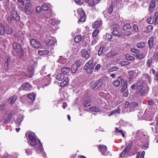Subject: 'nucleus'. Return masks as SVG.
<instances>
[{"label": "nucleus", "instance_id": "nucleus-1", "mask_svg": "<svg viewBox=\"0 0 158 158\" xmlns=\"http://www.w3.org/2000/svg\"><path fill=\"white\" fill-rule=\"evenodd\" d=\"M28 137L30 141V143L31 146L36 147L35 150L37 153H38L42 152L43 149L42 148V145L39 139L37 142L35 135L33 134L29 133L28 134Z\"/></svg>", "mask_w": 158, "mask_h": 158}, {"label": "nucleus", "instance_id": "nucleus-2", "mask_svg": "<svg viewBox=\"0 0 158 158\" xmlns=\"http://www.w3.org/2000/svg\"><path fill=\"white\" fill-rule=\"evenodd\" d=\"M77 12L79 14V19L78 21V23H83L85 20L86 16L84 10L81 8H79L77 10Z\"/></svg>", "mask_w": 158, "mask_h": 158}, {"label": "nucleus", "instance_id": "nucleus-3", "mask_svg": "<svg viewBox=\"0 0 158 158\" xmlns=\"http://www.w3.org/2000/svg\"><path fill=\"white\" fill-rule=\"evenodd\" d=\"M147 22L150 24H154L156 25L158 24V12L154 13L153 16L148 18L147 19Z\"/></svg>", "mask_w": 158, "mask_h": 158}, {"label": "nucleus", "instance_id": "nucleus-4", "mask_svg": "<svg viewBox=\"0 0 158 158\" xmlns=\"http://www.w3.org/2000/svg\"><path fill=\"white\" fill-rule=\"evenodd\" d=\"M102 80L99 79L96 82H92L90 84V87L92 89L97 90L99 89L102 85Z\"/></svg>", "mask_w": 158, "mask_h": 158}, {"label": "nucleus", "instance_id": "nucleus-5", "mask_svg": "<svg viewBox=\"0 0 158 158\" xmlns=\"http://www.w3.org/2000/svg\"><path fill=\"white\" fill-rule=\"evenodd\" d=\"M131 25L129 23H126L123 26V30L124 31H125L124 33V35L125 36H128L131 35L132 31L129 30L131 29Z\"/></svg>", "mask_w": 158, "mask_h": 158}, {"label": "nucleus", "instance_id": "nucleus-6", "mask_svg": "<svg viewBox=\"0 0 158 158\" xmlns=\"http://www.w3.org/2000/svg\"><path fill=\"white\" fill-rule=\"evenodd\" d=\"M119 26L117 25H114L112 26V33L114 35L120 36L122 35V31H119Z\"/></svg>", "mask_w": 158, "mask_h": 158}, {"label": "nucleus", "instance_id": "nucleus-7", "mask_svg": "<svg viewBox=\"0 0 158 158\" xmlns=\"http://www.w3.org/2000/svg\"><path fill=\"white\" fill-rule=\"evenodd\" d=\"M13 114L12 111L7 112L4 117V122L6 124L8 123L10 121Z\"/></svg>", "mask_w": 158, "mask_h": 158}, {"label": "nucleus", "instance_id": "nucleus-8", "mask_svg": "<svg viewBox=\"0 0 158 158\" xmlns=\"http://www.w3.org/2000/svg\"><path fill=\"white\" fill-rule=\"evenodd\" d=\"M13 47L14 51L16 53H21L23 51V48L19 43L14 42Z\"/></svg>", "mask_w": 158, "mask_h": 158}, {"label": "nucleus", "instance_id": "nucleus-9", "mask_svg": "<svg viewBox=\"0 0 158 158\" xmlns=\"http://www.w3.org/2000/svg\"><path fill=\"white\" fill-rule=\"evenodd\" d=\"M31 45L34 48H39L41 46V44L40 42L37 40L34 39H31L30 40Z\"/></svg>", "mask_w": 158, "mask_h": 158}, {"label": "nucleus", "instance_id": "nucleus-10", "mask_svg": "<svg viewBox=\"0 0 158 158\" xmlns=\"http://www.w3.org/2000/svg\"><path fill=\"white\" fill-rule=\"evenodd\" d=\"M99 150L102 154L104 156H106L109 153V152L107 150L106 147L105 145H99Z\"/></svg>", "mask_w": 158, "mask_h": 158}, {"label": "nucleus", "instance_id": "nucleus-11", "mask_svg": "<svg viewBox=\"0 0 158 158\" xmlns=\"http://www.w3.org/2000/svg\"><path fill=\"white\" fill-rule=\"evenodd\" d=\"M125 80L122 77L119 76L118 77L117 79L113 81L112 84L113 85L116 87L119 86L120 85V82L123 83Z\"/></svg>", "mask_w": 158, "mask_h": 158}, {"label": "nucleus", "instance_id": "nucleus-12", "mask_svg": "<svg viewBox=\"0 0 158 158\" xmlns=\"http://www.w3.org/2000/svg\"><path fill=\"white\" fill-rule=\"evenodd\" d=\"M31 86L30 84L28 83H26L22 85L20 87L19 89L20 90L28 91L31 90Z\"/></svg>", "mask_w": 158, "mask_h": 158}, {"label": "nucleus", "instance_id": "nucleus-13", "mask_svg": "<svg viewBox=\"0 0 158 158\" xmlns=\"http://www.w3.org/2000/svg\"><path fill=\"white\" fill-rule=\"evenodd\" d=\"M50 76L51 75L50 74H48L47 75V77H48V78H49ZM47 77H46V78H45L43 79V81H42V85L43 88H44L46 86H47L50 84V78H49V79H47Z\"/></svg>", "mask_w": 158, "mask_h": 158}, {"label": "nucleus", "instance_id": "nucleus-14", "mask_svg": "<svg viewBox=\"0 0 158 158\" xmlns=\"http://www.w3.org/2000/svg\"><path fill=\"white\" fill-rule=\"evenodd\" d=\"M156 6V0H152L150 2L148 8V11L150 13H152L154 10L155 7Z\"/></svg>", "mask_w": 158, "mask_h": 158}, {"label": "nucleus", "instance_id": "nucleus-15", "mask_svg": "<svg viewBox=\"0 0 158 158\" xmlns=\"http://www.w3.org/2000/svg\"><path fill=\"white\" fill-rule=\"evenodd\" d=\"M94 67L92 65H85L84 67V69L88 73H91L94 71Z\"/></svg>", "mask_w": 158, "mask_h": 158}, {"label": "nucleus", "instance_id": "nucleus-16", "mask_svg": "<svg viewBox=\"0 0 158 158\" xmlns=\"http://www.w3.org/2000/svg\"><path fill=\"white\" fill-rule=\"evenodd\" d=\"M11 16L17 21H19L20 20V16L17 12L14 10H12L10 12Z\"/></svg>", "mask_w": 158, "mask_h": 158}, {"label": "nucleus", "instance_id": "nucleus-17", "mask_svg": "<svg viewBox=\"0 0 158 158\" xmlns=\"http://www.w3.org/2000/svg\"><path fill=\"white\" fill-rule=\"evenodd\" d=\"M138 89L139 90L138 92V93L141 96L144 95L148 91V88L144 86Z\"/></svg>", "mask_w": 158, "mask_h": 158}, {"label": "nucleus", "instance_id": "nucleus-18", "mask_svg": "<svg viewBox=\"0 0 158 158\" xmlns=\"http://www.w3.org/2000/svg\"><path fill=\"white\" fill-rule=\"evenodd\" d=\"M27 76L29 77H32L35 72V70L33 67L29 66L27 68Z\"/></svg>", "mask_w": 158, "mask_h": 158}, {"label": "nucleus", "instance_id": "nucleus-19", "mask_svg": "<svg viewBox=\"0 0 158 158\" xmlns=\"http://www.w3.org/2000/svg\"><path fill=\"white\" fill-rule=\"evenodd\" d=\"M148 44L149 46V48L152 49L153 48L154 44L153 37H151L148 39Z\"/></svg>", "mask_w": 158, "mask_h": 158}, {"label": "nucleus", "instance_id": "nucleus-20", "mask_svg": "<svg viewBox=\"0 0 158 158\" xmlns=\"http://www.w3.org/2000/svg\"><path fill=\"white\" fill-rule=\"evenodd\" d=\"M81 53L83 57L85 58L86 59H88L89 57V55L86 49H84L82 50Z\"/></svg>", "mask_w": 158, "mask_h": 158}, {"label": "nucleus", "instance_id": "nucleus-21", "mask_svg": "<svg viewBox=\"0 0 158 158\" xmlns=\"http://www.w3.org/2000/svg\"><path fill=\"white\" fill-rule=\"evenodd\" d=\"M23 116L22 115H19L17 118L16 121H15V124L18 126H19L20 125L21 122L23 121Z\"/></svg>", "mask_w": 158, "mask_h": 158}, {"label": "nucleus", "instance_id": "nucleus-22", "mask_svg": "<svg viewBox=\"0 0 158 158\" xmlns=\"http://www.w3.org/2000/svg\"><path fill=\"white\" fill-rule=\"evenodd\" d=\"M154 63L153 59L150 58L148 59L147 61L146 66L148 68H151L153 67V64Z\"/></svg>", "mask_w": 158, "mask_h": 158}, {"label": "nucleus", "instance_id": "nucleus-23", "mask_svg": "<svg viewBox=\"0 0 158 158\" xmlns=\"http://www.w3.org/2000/svg\"><path fill=\"white\" fill-rule=\"evenodd\" d=\"M102 21L101 20L96 21L93 25V28H100L101 26Z\"/></svg>", "mask_w": 158, "mask_h": 158}, {"label": "nucleus", "instance_id": "nucleus-24", "mask_svg": "<svg viewBox=\"0 0 158 158\" xmlns=\"http://www.w3.org/2000/svg\"><path fill=\"white\" fill-rule=\"evenodd\" d=\"M123 87L121 90V92L122 93L125 92L126 90H128L127 89V83L126 81H125L123 82V83L122 84Z\"/></svg>", "mask_w": 158, "mask_h": 158}, {"label": "nucleus", "instance_id": "nucleus-25", "mask_svg": "<svg viewBox=\"0 0 158 158\" xmlns=\"http://www.w3.org/2000/svg\"><path fill=\"white\" fill-rule=\"evenodd\" d=\"M30 4V3L28 2L25 5V12L27 15H29L31 13L30 10L29 8Z\"/></svg>", "mask_w": 158, "mask_h": 158}, {"label": "nucleus", "instance_id": "nucleus-26", "mask_svg": "<svg viewBox=\"0 0 158 158\" xmlns=\"http://www.w3.org/2000/svg\"><path fill=\"white\" fill-rule=\"evenodd\" d=\"M107 51L106 47L104 46H101L99 48L98 52V55H101L102 54L105 53Z\"/></svg>", "mask_w": 158, "mask_h": 158}, {"label": "nucleus", "instance_id": "nucleus-27", "mask_svg": "<svg viewBox=\"0 0 158 158\" xmlns=\"http://www.w3.org/2000/svg\"><path fill=\"white\" fill-rule=\"evenodd\" d=\"M101 0H91L89 3V6H93L98 4Z\"/></svg>", "mask_w": 158, "mask_h": 158}, {"label": "nucleus", "instance_id": "nucleus-28", "mask_svg": "<svg viewBox=\"0 0 158 158\" xmlns=\"http://www.w3.org/2000/svg\"><path fill=\"white\" fill-rule=\"evenodd\" d=\"M133 56H135L137 59L141 60L143 59L145 57V55L144 53H142L135 54Z\"/></svg>", "mask_w": 158, "mask_h": 158}, {"label": "nucleus", "instance_id": "nucleus-29", "mask_svg": "<svg viewBox=\"0 0 158 158\" xmlns=\"http://www.w3.org/2000/svg\"><path fill=\"white\" fill-rule=\"evenodd\" d=\"M103 38L105 40L108 41L112 38V36L111 34L107 33L105 35L103 36Z\"/></svg>", "mask_w": 158, "mask_h": 158}, {"label": "nucleus", "instance_id": "nucleus-30", "mask_svg": "<svg viewBox=\"0 0 158 158\" xmlns=\"http://www.w3.org/2000/svg\"><path fill=\"white\" fill-rule=\"evenodd\" d=\"M17 99V96L14 95L10 98L8 100V103L10 104H13Z\"/></svg>", "mask_w": 158, "mask_h": 158}, {"label": "nucleus", "instance_id": "nucleus-31", "mask_svg": "<svg viewBox=\"0 0 158 158\" xmlns=\"http://www.w3.org/2000/svg\"><path fill=\"white\" fill-rule=\"evenodd\" d=\"M45 43L48 45L51 46H54V41L52 39L45 40Z\"/></svg>", "mask_w": 158, "mask_h": 158}, {"label": "nucleus", "instance_id": "nucleus-32", "mask_svg": "<svg viewBox=\"0 0 158 158\" xmlns=\"http://www.w3.org/2000/svg\"><path fill=\"white\" fill-rule=\"evenodd\" d=\"M49 51L47 50H39L38 51V54L41 56H43L48 54Z\"/></svg>", "mask_w": 158, "mask_h": 158}, {"label": "nucleus", "instance_id": "nucleus-33", "mask_svg": "<svg viewBox=\"0 0 158 158\" xmlns=\"http://www.w3.org/2000/svg\"><path fill=\"white\" fill-rule=\"evenodd\" d=\"M132 31L134 32L138 33L140 32L137 25L135 24L132 27Z\"/></svg>", "mask_w": 158, "mask_h": 158}, {"label": "nucleus", "instance_id": "nucleus-34", "mask_svg": "<svg viewBox=\"0 0 158 158\" xmlns=\"http://www.w3.org/2000/svg\"><path fill=\"white\" fill-rule=\"evenodd\" d=\"M70 69L69 67H66L63 68L61 70V72L64 75L69 72Z\"/></svg>", "mask_w": 158, "mask_h": 158}, {"label": "nucleus", "instance_id": "nucleus-35", "mask_svg": "<svg viewBox=\"0 0 158 158\" xmlns=\"http://www.w3.org/2000/svg\"><path fill=\"white\" fill-rule=\"evenodd\" d=\"M64 77V75L62 73H59L56 76V80L58 81H62Z\"/></svg>", "mask_w": 158, "mask_h": 158}, {"label": "nucleus", "instance_id": "nucleus-36", "mask_svg": "<svg viewBox=\"0 0 158 158\" xmlns=\"http://www.w3.org/2000/svg\"><path fill=\"white\" fill-rule=\"evenodd\" d=\"M91 104V101L90 99H85L83 102V105L85 107H88L90 106Z\"/></svg>", "mask_w": 158, "mask_h": 158}, {"label": "nucleus", "instance_id": "nucleus-37", "mask_svg": "<svg viewBox=\"0 0 158 158\" xmlns=\"http://www.w3.org/2000/svg\"><path fill=\"white\" fill-rule=\"evenodd\" d=\"M5 29L4 26L0 23V35H3L5 33Z\"/></svg>", "mask_w": 158, "mask_h": 158}, {"label": "nucleus", "instance_id": "nucleus-38", "mask_svg": "<svg viewBox=\"0 0 158 158\" xmlns=\"http://www.w3.org/2000/svg\"><path fill=\"white\" fill-rule=\"evenodd\" d=\"M40 74L44 76H45L47 74V72L46 70V66H44L43 67L40 71Z\"/></svg>", "mask_w": 158, "mask_h": 158}, {"label": "nucleus", "instance_id": "nucleus-39", "mask_svg": "<svg viewBox=\"0 0 158 158\" xmlns=\"http://www.w3.org/2000/svg\"><path fill=\"white\" fill-rule=\"evenodd\" d=\"M5 33L8 35H11L13 32L12 30L9 27H6L5 28Z\"/></svg>", "mask_w": 158, "mask_h": 158}, {"label": "nucleus", "instance_id": "nucleus-40", "mask_svg": "<svg viewBox=\"0 0 158 158\" xmlns=\"http://www.w3.org/2000/svg\"><path fill=\"white\" fill-rule=\"evenodd\" d=\"M150 113V112L149 111L146 110L143 114V116L145 117V119L146 120H148L149 117L151 116V115L149 114Z\"/></svg>", "mask_w": 158, "mask_h": 158}, {"label": "nucleus", "instance_id": "nucleus-41", "mask_svg": "<svg viewBox=\"0 0 158 158\" xmlns=\"http://www.w3.org/2000/svg\"><path fill=\"white\" fill-rule=\"evenodd\" d=\"M126 58L127 60L129 61H132L135 59L134 57L128 54L126 55Z\"/></svg>", "mask_w": 158, "mask_h": 158}, {"label": "nucleus", "instance_id": "nucleus-42", "mask_svg": "<svg viewBox=\"0 0 158 158\" xmlns=\"http://www.w3.org/2000/svg\"><path fill=\"white\" fill-rule=\"evenodd\" d=\"M57 61L60 63L64 64L66 62V59L63 58L62 56H60Z\"/></svg>", "mask_w": 158, "mask_h": 158}, {"label": "nucleus", "instance_id": "nucleus-43", "mask_svg": "<svg viewBox=\"0 0 158 158\" xmlns=\"http://www.w3.org/2000/svg\"><path fill=\"white\" fill-rule=\"evenodd\" d=\"M69 84V81L68 79H66L60 84V85L62 87H64Z\"/></svg>", "mask_w": 158, "mask_h": 158}, {"label": "nucleus", "instance_id": "nucleus-44", "mask_svg": "<svg viewBox=\"0 0 158 158\" xmlns=\"http://www.w3.org/2000/svg\"><path fill=\"white\" fill-rule=\"evenodd\" d=\"M137 85L138 87V89H139L141 87L144 86L143 85V82L142 80H139L138 81L137 83H135Z\"/></svg>", "mask_w": 158, "mask_h": 158}, {"label": "nucleus", "instance_id": "nucleus-45", "mask_svg": "<svg viewBox=\"0 0 158 158\" xmlns=\"http://www.w3.org/2000/svg\"><path fill=\"white\" fill-rule=\"evenodd\" d=\"M96 64V62L94 63V59L93 58L90 60L85 65H92L93 66H94Z\"/></svg>", "mask_w": 158, "mask_h": 158}, {"label": "nucleus", "instance_id": "nucleus-46", "mask_svg": "<svg viewBox=\"0 0 158 158\" xmlns=\"http://www.w3.org/2000/svg\"><path fill=\"white\" fill-rule=\"evenodd\" d=\"M145 46V43L143 42L139 43L137 44V47L139 48H144Z\"/></svg>", "mask_w": 158, "mask_h": 158}, {"label": "nucleus", "instance_id": "nucleus-47", "mask_svg": "<svg viewBox=\"0 0 158 158\" xmlns=\"http://www.w3.org/2000/svg\"><path fill=\"white\" fill-rule=\"evenodd\" d=\"M28 98L32 100H34L35 98V95L34 94H29L28 95Z\"/></svg>", "mask_w": 158, "mask_h": 158}, {"label": "nucleus", "instance_id": "nucleus-48", "mask_svg": "<svg viewBox=\"0 0 158 158\" xmlns=\"http://www.w3.org/2000/svg\"><path fill=\"white\" fill-rule=\"evenodd\" d=\"M120 109H118L111 111L110 114L109 115V116L113 114H117L118 113H119Z\"/></svg>", "mask_w": 158, "mask_h": 158}, {"label": "nucleus", "instance_id": "nucleus-49", "mask_svg": "<svg viewBox=\"0 0 158 158\" xmlns=\"http://www.w3.org/2000/svg\"><path fill=\"white\" fill-rule=\"evenodd\" d=\"M77 68V67L75 65H72L71 67V71L72 73H76Z\"/></svg>", "mask_w": 158, "mask_h": 158}, {"label": "nucleus", "instance_id": "nucleus-50", "mask_svg": "<svg viewBox=\"0 0 158 158\" xmlns=\"http://www.w3.org/2000/svg\"><path fill=\"white\" fill-rule=\"evenodd\" d=\"M89 110L91 111L98 112L100 110L99 109L98 107H93L89 108Z\"/></svg>", "mask_w": 158, "mask_h": 158}, {"label": "nucleus", "instance_id": "nucleus-51", "mask_svg": "<svg viewBox=\"0 0 158 158\" xmlns=\"http://www.w3.org/2000/svg\"><path fill=\"white\" fill-rule=\"evenodd\" d=\"M131 147V143H129L126 147L124 149V150L127 153H128Z\"/></svg>", "mask_w": 158, "mask_h": 158}, {"label": "nucleus", "instance_id": "nucleus-52", "mask_svg": "<svg viewBox=\"0 0 158 158\" xmlns=\"http://www.w3.org/2000/svg\"><path fill=\"white\" fill-rule=\"evenodd\" d=\"M99 32V31L98 29H95L92 33V36L93 37H96L98 35Z\"/></svg>", "mask_w": 158, "mask_h": 158}, {"label": "nucleus", "instance_id": "nucleus-53", "mask_svg": "<svg viewBox=\"0 0 158 158\" xmlns=\"http://www.w3.org/2000/svg\"><path fill=\"white\" fill-rule=\"evenodd\" d=\"M49 9V7L47 4L45 3L43 5L42 7V9L44 11L47 10Z\"/></svg>", "mask_w": 158, "mask_h": 158}, {"label": "nucleus", "instance_id": "nucleus-54", "mask_svg": "<svg viewBox=\"0 0 158 158\" xmlns=\"http://www.w3.org/2000/svg\"><path fill=\"white\" fill-rule=\"evenodd\" d=\"M81 35H78L76 36L74 39V41L75 42L77 43L79 42L81 40Z\"/></svg>", "mask_w": 158, "mask_h": 158}, {"label": "nucleus", "instance_id": "nucleus-55", "mask_svg": "<svg viewBox=\"0 0 158 158\" xmlns=\"http://www.w3.org/2000/svg\"><path fill=\"white\" fill-rule=\"evenodd\" d=\"M148 104L150 106H154L156 105V102L153 99L149 100L148 101Z\"/></svg>", "mask_w": 158, "mask_h": 158}, {"label": "nucleus", "instance_id": "nucleus-56", "mask_svg": "<svg viewBox=\"0 0 158 158\" xmlns=\"http://www.w3.org/2000/svg\"><path fill=\"white\" fill-rule=\"evenodd\" d=\"M129 80L131 81L133 79L134 73L133 71H131L129 72Z\"/></svg>", "mask_w": 158, "mask_h": 158}, {"label": "nucleus", "instance_id": "nucleus-57", "mask_svg": "<svg viewBox=\"0 0 158 158\" xmlns=\"http://www.w3.org/2000/svg\"><path fill=\"white\" fill-rule=\"evenodd\" d=\"M127 153L126 152L123 150L122 153L120 154V157L119 158H123L125 157Z\"/></svg>", "mask_w": 158, "mask_h": 158}, {"label": "nucleus", "instance_id": "nucleus-58", "mask_svg": "<svg viewBox=\"0 0 158 158\" xmlns=\"http://www.w3.org/2000/svg\"><path fill=\"white\" fill-rule=\"evenodd\" d=\"M118 68L116 66H113L109 69L110 72H113L118 69Z\"/></svg>", "mask_w": 158, "mask_h": 158}, {"label": "nucleus", "instance_id": "nucleus-59", "mask_svg": "<svg viewBox=\"0 0 158 158\" xmlns=\"http://www.w3.org/2000/svg\"><path fill=\"white\" fill-rule=\"evenodd\" d=\"M138 105V103L135 102H132L130 103V106L131 107L135 108Z\"/></svg>", "mask_w": 158, "mask_h": 158}, {"label": "nucleus", "instance_id": "nucleus-60", "mask_svg": "<svg viewBox=\"0 0 158 158\" xmlns=\"http://www.w3.org/2000/svg\"><path fill=\"white\" fill-rule=\"evenodd\" d=\"M131 51L135 53L136 54H138L139 53V50L137 49L132 48L131 49Z\"/></svg>", "mask_w": 158, "mask_h": 158}, {"label": "nucleus", "instance_id": "nucleus-61", "mask_svg": "<svg viewBox=\"0 0 158 158\" xmlns=\"http://www.w3.org/2000/svg\"><path fill=\"white\" fill-rule=\"evenodd\" d=\"M153 29V26L151 25H148L147 27V30L148 32H152Z\"/></svg>", "mask_w": 158, "mask_h": 158}, {"label": "nucleus", "instance_id": "nucleus-62", "mask_svg": "<svg viewBox=\"0 0 158 158\" xmlns=\"http://www.w3.org/2000/svg\"><path fill=\"white\" fill-rule=\"evenodd\" d=\"M130 64V63L128 61H123L120 62V64L123 66H125Z\"/></svg>", "mask_w": 158, "mask_h": 158}, {"label": "nucleus", "instance_id": "nucleus-63", "mask_svg": "<svg viewBox=\"0 0 158 158\" xmlns=\"http://www.w3.org/2000/svg\"><path fill=\"white\" fill-rule=\"evenodd\" d=\"M7 21L10 23H12L14 20V18L10 16H8L7 18Z\"/></svg>", "mask_w": 158, "mask_h": 158}, {"label": "nucleus", "instance_id": "nucleus-64", "mask_svg": "<svg viewBox=\"0 0 158 158\" xmlns=\"http://www.w3.org/2000/svg\"><path fill=\"white\" fill-rule=\"evenodd\" d=\"M26 152L27 155H31L32 153V150L28 148L26 150Z\"/></svg>", "mask_w": 158, "mask_h": 158}]
</instances>
